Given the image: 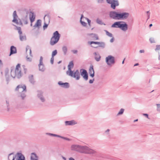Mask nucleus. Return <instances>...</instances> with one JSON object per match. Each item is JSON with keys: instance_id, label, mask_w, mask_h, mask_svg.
I'll return each mask as SVG.
<instances>
[{"instance_id": "f257e3e1", "label": "nucleus", "mask_w": 160, "mask_h": 160, "mask_svg": "<svg viewBox=\"0 0 160 160\" xmlns=\"http://www.w3.org/2000/svg\"><path fill=\"white\" fill-rule=\"evenodd\" d=\"M11 77L14 78L16 77L19 78L22 76V74L21 72L20 69V65L18 64L15 69H14V68L12 67L11 68Z\"/></svg>"}, {"instance_id": "f03ea898", "label": "nucleus", "mask_w": 160, "mask_h": 160, "mask_svg": "<svg viewBox=\"0 0 160 160\" xmlns=\"http://www.w3.org/2000/svg\"><path fill=\"white\" fill-rule=\"evenodd\" d=\"M60 34H59L58 31H55L53 34V36L51 39L50 44L51 46H53L56 44L59 41Z\"/></svg>"}, {"instance_id": "7ed1b4c3", "label": "nucleus", "mask_w": 160, "mask_h": 160, "mask_svg": "<svg viewBox=\"0 0 160 160\" xmlns=\"http://www.w3.org/2000/svg\"><path fill=\"white\" fill-rule=\"evenodd\" d=\"M71 150H92L87 146H81L78 144H72L71 146Z\"/></svg>"}, {"instance_id": "20e7f679", "label": "nucleus", "mask_w": 160, "mask_h": 160, "mask_svg": "<svg viewBox=\"0 0 160 160\" xmlns=\"http://www.w3.org/2000/svg\"><path fill=\"white\" fill-rule=\"evenodd\" d=\"M66 73L68 76L75 78L76 80H78L80 79V73L78 70H76L74 72L72 71L68 72H66Z\"/></svg>"}, {"instance_id": "39448f33", "label": "nucleus", "mask_w": 160, "mask_h": 160, "mask_svg": "<svg viewBox=\"0 0 160 160\" xmlns=\"http://www.w3.org/2000/svg\"><path fill=\"white\" fill-rule=\"evenodd\" d=\"M107 64L109 67H112L115 62L114 57L112 55H108L105 58Z\"/></svg>"}, {"instance_id": "423d86ee", "label": "nucleus", "mask_w": 160, "mask_h": 160, "mask_svg": "<svg viewBox=\"0 0 160 160\" xmlns=\"http://www.w3.org/2000/svg\"><path fill=\"white\" fill-rule=\"evenodd\" d=\"M108 4H111V8L113 9H115L117 6L119 5V3L118 0H106Z\"/></svg>"}, {"instance_id": "0eeeda50", "label": "nucleus", "mask_w": 160, "mask_h": 160, "mask_svg": "<svg viewBox=\"0 0 160 160\" xmlns=\"http://www.w3.org/2000/svg\"><path fill=\"white\" fill-rule=\"evenodd\" d=\"M16 27L15 29L17 30L19 34V37L20 41H25L26 40V37L25 35L22 34V32L21 31V27L16 26L13 25Z\"/></svg>"}, {"instance_id": "6e6552de", "label": "nucleus", "mask_w": 160, "mask_h": 160, "mask_svg": "<svg viewBox=\"0 0 160 160\" xmlns=\"http://www.w3.org/2000/svg\"><path fill=\"white\" fill-rule=\"evenodd\" d=\"M119 12L115 11H111L109 12V18L114 20H119Z\"/></svg>"}, {"instance_id": "1a4fd4ad", "label": "nucleus", "mask_w": 160, "mask_h": 160, "mask_svg": "<svg viewBox=\"0 0 160 160\" xmlns=\"http://www.w3.org/2000/svg\"><path fill=\"white\" fill-rule=\"evenodd\" d=\"M26 87L23 84L18 85L16 87L15 90L18 91L20 93L23 92H26Z\"/></svg>"}, {"instance_id": "9d476101", "label": "nucleus", "mask_w": 160, "mask_h": 160, "mask_svg": "<svg viewBox=\"0 0 160 160\" xmlns=\"http://www.w3.org/2000/svg\"><path fill=\"white\" fill-rule=\"evenodd\" d=\"M43 58L41 56L39 60V63L38 65L39 70L42 72H43L45 70V68L43 62Z\"/></svg>"}, {"instance_id": "9b49d317", "label": "nucleus", "mask_w": 160, "mask_h": 160, "mask_svg": "<svg viewBox=\"0 0 160 160\" xmlns=\"http://www.w3.org/2000/svg\"><path fill=\"white\" fill-rule=\"evenodd\" d=\"M13 19L12 20V22L16 24L17 25L18 24H20L22 25V23L21 21L20 20V19H19V20L20 21L19 22H18V16L17 15V12L16 11H14L13 14Z\"/></svg>"}, {"instance_id": "f8f14e48", "label": "nucleus", "mask_w": 160, "mask_h": 160, "mask_svg": "<svg viewBox=\"0 0 160 160\" xmlns=\"http://www.w3.org/2000/svg\"><path fill=\"white\" fill-rule=\"evenodd\" d=\"M119 20L127 19L129 16V14L127 12H119Z\"/></svg>"}, {"instance_id": "ddd939ff", "label": "nucleus", "mask_w": 160, "mask_h": 160, "mask_svg": "<svg viewBox=\"0 0 160 160\" xmlns=\"http://www.w3.org/2000/svg\"><path fill=\"white\" fill-rule=\"evenodd\" d=\"M81 74L82 76L84 79L87 81L88 79V75L87 71L84 69H82L80 70Z\"/></svg>"}, {"instance_id": "4468645a", "label": "nucleus", "mask_w": 160, "mask_h": 160, "mask_svg": "<svg viewBox=\"0 0 160 160\" xmlns=\"http://www.w3.org/2000/svg\"><path fill=\"white\" fill-rule=\"evenodd\" d=\"M120 29L124 32L126 31L128 29V25L125 22L122 21Z\"/></svg>"}, {"instance_id": "2eb2a0df", "label": "nucleus", "mask_w": 160, "mask_h": 160, "mask_svg": "<svg viewBox=\"0 0 160 160\" xmlns=\"http://www.w3.org/2000/svg\"><path fill=\"white\" fill-rule=\"evenodd\" d=\"M88 73L89 75L92 78H93L95 75V72L93 68V66L92 65H91L89 68L88 70Z\"/></svg>"}, {"instance_id": "dca6fc26", "label": "nucleus", "mask_w": 160, "mask_h": 160, "mask_svg": "<svg viewBox=\"0 0 160 160\" xmlns=\"http://www.w3.org/2000/svg\"><path fill=\"white\" fill-rule=\"evenodd\" d=\"M17 160H25L24 156L21 153L18 152L15 155Z\"/></svg>"}, {"instance_id": "f3484780", "label": "nucleus", "mask_w": 160, "mask_h": 160, "mask_svg": "<svg viewBox=\"0 0 160 160\" xmlns=\"http://www.w3.org/2000/svg\"><path fill=\"white\" fill-rule=\"evenodd\" d=\"M122 21H118L115 22L111 25L112 28H120Z\"/></svg>"}, {"instance_id": "a211bd4d", "label": "nucleus", "mask_w": 160, "mask_h": 160, "mask_svg": "<svg viewBox=\"0 0 160 160\" xmlns=\"http://www.w3.org/2000/svg\"><path fill=\"white\" fill-rule=\"evenodd\" d=\"M77 124V122L74 120L65 122V125L66 126H73Z\"/></svg>"}, {"instance_id": "6ab92c4d", "label": "nucleus", "mask_w": 160, "mask_h": 160, "mask_svg": "<svg viewBox=\"0 0 160 160\" xmlns=\"http://www.w3.org/2000/svg\"><path fill=\"white\" fill-rule=\"evenodd\" d=\"M37 96L42 102L45 101V99L43 95V93L42 92L38 91V92Z\"/></svg>"}, {"instance_id": "aec40b11", "label": "nucleus", "mask_w": 160, "mask_h": 160, "mask_svg": "<svg viewBox=\"0 0 160 160\" xmlns=\"http://www.w3.org/2000/svg\"><path fill=\"white\" fill-rule=\"evenodd\" d=\"M58 84L61 87L66 88H68L69 87V84L68 82L63 83L62 81H59Z\"/></svg>"}, {"instance_id": "412c9836", "label": "nucleus", "mask_w": 160, "mask_h": 160, "mask_svg": "<svg viewBox=\"0 0 160 160\" xmlns=\"http://www.w3.org/2000/svg\"><path fill=\"white\" fill-rule=\"evenodd\" d=\"M46 134L49 135V136H52L56 137H58V138H62V139H65V140H68V141L69 140V139L68 138H65V137L61 136H60V135H58L57 134L49 133H46Z\"/></svg>"}, {"instance_id": "4be33fe9", "label": "nucleus", "mask_w": 160, "mask_h": 160, "mask_svg": "<svg viewBox=\"0 0 160 160\" xmlns=\"http://www.w3.org/2000/svg\"><path fill=\"white\" fill-rule=\"evenodd\" d=\"M16 53L17 49L16 48L13 46H11L10 48V52L9 56Z\"/></svg>"}, {"instance_id": "5701e85b", "label": "nucleus", "mask_w": 160, "mask_h": 160, "mask_svg": "<svg viewBox=\"0 0 160 160\" xmlns=\"http://www.w3.org/2000/svg\"><path fill=\"white\" fill-rule=\"evenodd\" d=\"M94 54L95 55V60L97 61H99L100 60L101 58L99 53L98 52H95L94 53Z\"/></svg>"}, {"instance_id": "b1692460", "label": "nucleus", "mask_w": 160, "mask_h": 160, "mask_svg": "<svg viewBox=\"0 0 160 160\" xmlns=\"http://www.w3.org/2000/svg\"><path fill=\"white\" fill-rule=\"evenodd\" d=\"M41 25V20L39 19L38 20L36 23L33 26V27L34 28H36L37 27L38 29H39L40 28V27Z\"/></svg>"}, {"instance_id": "393cba45", "label": "nucleus", "mask_w": 160, "mask_h": 160, "mask_svg": "<svg viewBox=\"0 0 160 160\" xmlns=\"http://www.w3.org/2000/svg\"><path fill=\"white\" fill-rule=\"evenodd\" d=\"M29 18L31 23L34 21L35 17H34V13L33 12H30L29 14Z\"/></svg>"}, {"instance_id": "a878e982", "label": "nucleus", "mask_w": 160, "mask_h": 160, "mask_svg": "<svg viewBox=\"0 0 160 160\" xmlns=\"http://www.w3.org/2000/svg\"><path fill=\"white\" fill-rule=\"evenodd\" d=\"M80 153L92 154L95 153L94 151H78Z\"/></svg>"}, {"instance_id": "bb28decb", "label": "nucleus", "mask_w": 160, "mask_h": 160, "mask_svg": "<svg viewBox=\"0 0 160 160\" xmlns=\"http://www.w3.org/2000/svg\"><path fill=\"white\" fill-rule=\"evenodd\" d=\"M73 63L72 61L70 62L68 66V70L67 71V72H70L71 71H72V68L73 67Z\"/></svg>"}, {"instance_id": "cd10ccee", "label": "nucleus", "mask_w": 160, "mask_h": 160, "mask_svg": "<svg viewBox=\"0 0 160 160\" xmlns=\"http://www.w3.org/2000/svg\"><path fill=\"white\" fill-rule=\"evenodd\" d=\"M31 160H38V157L35 153H31Z\"/></svg>"}, {"instance_id": "c85d7f7f", "label": "nucleus", "mask_w": 160, "mask_h": 160, "mask_svg": "<svg viewBox=\"0 0 160 160\" xmlns=\"http://www.w3.org/2000/svg\"><path fill=\"white\" fill-rule=\"evenodd\" d=\"M62 50L64 55L67 54L68 51V48L67 46L64 45L62 47Z\"/></svg>"}, {"instance_id": "c756f323", "label": "nucleus", "mask_w": 160, "mask_h": 160, "mask_svg": "<svg viewBox=\"0 0 160 160\" xmlns=\"http://www.w3.org/2000/svg\"><path fill=\"white\" fill-rule=\"evenodd\" d=\"M90 35L91 36V37L92 38V40H98V35L94 33H91L90 34Z\"/></svg>"}, {"instance_id": "7c9ffc66", "label": "nucleus", "mask_w": 160, "mask_h": 160, "mask_svg": "<svg viewBox=\"0 0 160 160\" xmlns=\"http://www.w3.org/2000/svg\"><path fill=\"white\" fill-rule=\"evenodd\" d=\"M15 155L14 156L13 153L9 154L8 156V160H14Z\"/></svg>"}, {"instance_id": "2f4dec72", "label": "nucleus", "mask_w": 160, "mask_h": 160, "mask_svg": "<svg viewBox=\"0 0 160 160\" xmlns=\"http://www.w3.org/2000/svg\"><path fill=\"white\" fill-rule=\"evenodd\" d=\"M29 50V55L31 56V57H32V51H31V49L30 48V47L29 46H27L26 48V52L27 53L28 52V51Z\"/></svg>"}, {"instance_id": "473e14b6", "label": "nucleus", "mask_w": 160, "mask_h": 160, "mask_svg": "<svg viewBox=\"0 0 160 160\" xmlns=\"http://www.w3.org/2000/svg\"><path fill=\"white\" fill-rule=\"evenodd\" d=\"M26 92H23L20 93V95L19 97H20L22 100L24 99L26 97Z\"/></svg>"}, {"instance_id": "72a5a7b5", "label": "nucleus", "mask_w": 160, "mask_h": 160, "mask_svg": "<svg viewBox=\"0 0 160 160\" xmlns=\"http://www.w3.org/2000/svg\"><path fill=\"white\" fill-rule=\"evenodd\" d=\"M96 22L99 24L106 25V24L102 22V20L98 18L96 19Z\"/></svg>"}, {"instance_id": "f704fd0d", "label": "nucleus", "mask_w": 160, "mask_h": 160, "mask_svg": "<svg viewBox=\"0 0 160 160\" xmlns=\"http://www.w3.org/2000/svg\"><path fill=\"white\" fill-rule=\"evenodd\" d=\"M29 81L32 84H33L34 82V81L33 78V75H31L29 77Z\"/></svg>"}, {"instance_id": "c9c22d12", "label": "nucleus", "mask_w": 160, "mask_h": 160, "mask_svg": "<svg viewBox=\"0 0 160 160\" xmlns=\"http://www.w3.org/2000/svg\"><path fill=\"white\" fill-rule=\"evenodd\" d=\"M124 109L123 108H121L118 113H117V116H119L120 115H122L124 113Z\"/></svg>"}, {"instance_id": "e433bc0d", "label": "nucleus", "mask_w": 160, "mask_h": 160, "mask_svg": "<svg viewBox=\"0 0 160 160\" xmlns=\"http://www.w3.org/2000/svg\"><path fill=\"white\" fill-rule=\"evenodd\" d=\"M83 17V15L82 14L81 15L80 18V22L82 26H86L87 25V23L82 21V19Z\"/></svg>"}, {"instance_id": "4c0bfd02", "label": "nucleus", "mask_w": 160, "mask_h": 160, "mask_svg": "<svg viewBox=\"0 0 160 160\" xmlns=\"http://www.w3.org/2000/svg\"><path fill=\"white\" fill-rule=\"evenodd\" d=\"M99 42V43L97 44L98 45L99 47H101L102 48H104L105 47V43L104 42Z\"/></svg>"}, {"instance_id": "58836bf2", "label": "nucleus", "mask_w": 160, "mask_h": 160, "mask_svg": "<svg viewBox=\"0 0 160 160\" xmlns=\"http://www.w3.org/2000/svg\"><path fill=\"white\" fill-rule=\"evenodd\" d=\"M104 31L106 32V34L107 36L110 37H112V34L108 32V31L106 30H104Z\"/></svg>"}, {"instance_id": "ea45409f", "label": "nucleus", "mask_w": 160, "mask_h": 160, "mask_svg": "<svg viewBox=\"0 0 160 160\" xmlns=\"http://www.w3.org/2000/svg\"><path fill=\"white\" fill-rule=\"evenodd\" d=\"M57 53L58 52L57 50H54L52 52V56L54 57V56L57 54Z\"/></svg>"}, {"instance_id": "a19ab883", "label": "nucleus", "mask_w": 160, "mask_h": 160, "mask_svg": "<svg viewBox=\"0 0 160 160\" xmlns=\"http://www.w3.org/2000/svg\"><path fill=\"white\" fill-rule=\"evenodd\" d=\"M88 43L91 45L93 44H99V42H94V41H90V42H88Z\"/></svg>"}, {"instance_id": "79ce46f5", "label": "nucleus", "mask_w": 160, "mask_h": 160, "mask_svg": "<svg viewBox=\"0 0 160 160\" xmlns=\"http://www.w3.org/2000/svg\"><path fill=\"white\" fill-rule=\"evenodd\" d=\"M85 19L87 20L88 24L89 26H91V21L88 18H85Z\"/></svg>"}, {"instance_id": "37998d69", "label": "nucleus", "mask_w": 160, "mask_h": 160, "mask_svg": "<svg viewBox=\"0 0 160 160\" xmlns=\"http://www.w3.org/2000/svg\"><path fill=\"white\" fill-rule=\"evenodd\" d=\"M48 24L44 22V25L43 26V29L44 30L48 26Z\"/></svg>"}, {"instance_id": "c03bdc74", "label": "nucleus", "mask_w": 160, "mask_h": 160, "mask_svg": "<svg viewBox=\"0 0 160 160\" xmlns=\"http://www.w3.org/2000/svg\"><path fill=\"white\" fill-rule=\"evenodd\" d=\"M26 59H27V61L29 62H31L32 60V58H30L28 57V56H26Z\"/></svg>"}, {"instance_id": "a18cd8bd", "label": "nucleus", "mask_w": 160, "mask_h": 160, "mask_svg": "<svg viewBox=\"0 0 160 160\" xmlns=\"http://www.w3.org/2000/svg\"><path fill=\"white\" fill-rule=\"evenodd\" d=\"M160 49V45H157L156 46V48L155 49L156 51L159 50Z\"/></svg>"}, {"instance_id": "49530a36", "label": "nucleus", "mask_w": 160, "mask_h": 160, "mask_svg": "<svg viewBox=\"0 0 160 160\" xmlns=\"http://www.w3.org/2000/svg\"><path fill=\"white\" fill-rule=\"evenodd\" d=\"M149 41L151 43H153L155 42L154 38H150L149 39Z\"/></svg>"}, {"instance_id": "de8ad7c7", "label": "nucleus", "mask_w": 160, "mask_h": 160, "mask_svg": "<svg viewBox=\"0 0 160 160\" xmlns=\"http://www.w3.org/2000/svg\"><path fill=\"white\" fill-rule=\"evenodd\" d=\"M54 57H52L51 58L50 62L52 64H53L54 62Z\"/></svg>"}, {"instance_id": "09e8293b", "label": "nucleus", "mask_w": 160, "mask_h": 160, "mask_svg": "<svg viewBox=\"0 0 160 160\" xmlns=\"http://www.w3.org/2000/svg\"><path fill=\"white\" fill-rule=\"evenodd\" d=\"M156 105L157 106V110L160 112V104H157Z\"/></svg>"}, {"instance_id": "8fccbe9b", "label": "nucleus", "mask_w": 160, "mask_h": 160, "mask_svg": "<svg viewBox=\"0 0 160 160\" xmlns=\"http://www.w3.org/2000/svg\"><path fill=\"white\" fill-rule=\"evenodd\" d=\"M71 52L74 54H76L78 52V51L76 50H73L71 51Z\"/></svg>"}, {"instance_id": "3c124183", "label": "nucleus", "mask_w": 160, "mask_h": 160, "mask_svg": "<svg viewBox=\"0 0 160 160\" xmlns=\"http://www.w3.org/2000/svg\"><path fill=\"white\" fill-rule=\"evenodd\" d=\"M94 81V78H93L92 79L90 80L89 81V83H90V84L92 83H93V82Z\"/></svg>"}, {"instance_id": "603ef678", "label": "nucleus", "mask_w": 160, "mask_h": 160, "mask_svg": "<svg viewBox=\"0 0 160 160\" xmlns=\"http://www.w3.org/2000/svg\"><path fill=\"white\" fill-rule=\"evenodd\" d=\"M143 115L144 116L146 117L148 119H149V118L148 117V114H146V113H143Z\"/></svg>"}, {"instance_id": "864d4df0", "label": "nucleus", "mask_w": 160, "mask_h": 160, "mask_svg": "<svg viewBox=\"0 0 160 160\" xmlns=\"http://www.w3.org/2000/svg\"><path fill=\"white\" fill-rule=\"evenodd\" d=\"M109 131L110 130L109 129H108L105 131V133H106L107 134H109Z\"/></svg>"}, {"instance_id": "5fc2aeb1", "label": "nucleus", "mask_w": 160, "mask_h": 160, "mask_svg": "<svg viewBox=\"0 0 160 160\" xmlns=\"http://www.w3.org/2000/svg\"><path fill=\"white\" fill-rule=\"evenodd\" d=\"M114 41V38L112 37V38L110 39V42H113Z\"/></svg>"}, {"instance_id": "6e6d98bb", "label": "nucleus", "mask_w": 160, "mask_h": 160, "mask_svg": "<svg viewBox=\"0 0 160 160\" xmlns=\"http://www.w3.org/2000/svg\"><path fill=\"white\" fill-rule=\"evenodd\" d=\"M6 81L7 82V84H8V83L9 81V79L6 76Z\"/></svg>"}, {"instance_id": "4d7b16f0", "label": "nucleus", "mask_w": 160, "mask_h": 160, "mask_svg": "<svg viewBox=\"0 0 160 160\" xmlns=\"http://www.w3.org/2000/svg\"><path fill=\"white\" fill-rule=\"evenodd\" d=\"M145 52L144 50H141L139 51V52L140 53H143Z\"/></svg>"}, {"instance_id": "13d9d810", "label": "nucleus", "mask_w": 160, "mask_h": 160, "mask_svg": "<svg viewBox=\"0 0 160 160\" xmlns=\"http://www.w3.org/2000/svg\"><path fill=\"white\" fill-rule=\"evenodd\" d=\"M103 1V0H98V3H102Z\"/></svg>"}, {"instance_id": "bf43d9fd", "label": "nucleus", "mask_w": 160, "mask_h": 160, "mask_svg": "<svg viewBox=\"0 0 160 160\" xmlns=\"http://www.w3.org/2000/svg\"><path fill=\"white\" fill-rule=\"evenodd\" d=\"M69 160H75V159L72 158H69Z\"/></svg>"}, {"instance_id": "052dcab7", "label": "nucleus", "mask_w": 160, "mask_h": 160, "mask_svg": "<svg viewBox=\"0 0 160 160\" xmlns=\"http://www.w3.org/2000/svg\"><path fill=\"white\" fill-rule=\"evenodd\" d=\"M47 17H49V15H45V16H44V20H45V17H47Z\"/></svg>"}, {"instance_id": "680f3d73", "label": "nucleus", "mask_w": 160, "mask_h": 160, "mask_svg": "<svg viewBox=\"0 0 160 160\" xmlns=\"http://www.w3.org/2000/svg\"><path fill=\"white\" fill-rule=\"evenodd\" d=\"M6 103L7 105V106L9 105V102L7 100L6 101Z\"/></svg>"}, {"instance_id": "e2e57ef3", "label": "nucleus", "mask_w": 160, "mask_h": 160, "mask_svg": "<svg viewBox=\"0 0 160 160\" xmlns=\"http://www.w3.org/2000/svg\"><path fill=\"white\" fill-rule=\"evenodd\" d=\"M138 65H139L138 63H137L135 64L134 65V66H137Z\"/></svg>"}, {"instance_id": "0e129e2a", "label": "nucleus", "mask_w": 160, "mask_h": 160, "mask_svg": "<svg viewBox=\"0 0 160 160\" xmlns=\"http://www.w3.org/2000/svg\"><path fill=\"white\" fill-rule=\"evenodd\" d=\"M62 158H63L64 160H66V158H65V157H62Z\"/></svg>"}, {"instance_id": "69168bd1", "label": "nucleus", "mask_w": 160, "mask_h": 160, "mask_svg": "<svg viewBox=\"0 0 160 160\" xmlns=\"http://www.w3.org/2000/svg\"><path fill=\"white\" fill-rule=\"evenodd\" d=\"M147 15H148V19L149 18V17H150V14H148Z\"/></svg>"}, {"instance_id": "338daca9", "label": "nucleus", "mask_w": 160, "mask_h": 160, "mask_svg": "<svg viewBox=\"0 0 160 160\" xmlns=\"http://www.w3.org/2000/svg\"><path fill=\"white\" fill-rule=\"evenodd\" d=\"M125 58L122 61V64H123L124 63V60H125Z\"/></svg>"}, {"instance_id": "774afa93", "label": "nucleus", "mask_w": 160, "mask_h": 160, "mask_svg": "<svg viewBox=\"0 0 160 160\" xmlns=\"http://www.w3.org/2000/svg\"><path fill=\"white\" fill-rule=\"evenodd\" d=\"M152 24H150L149 25V27H152Z\"/></svg>"}]
</instances>
